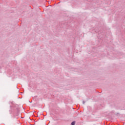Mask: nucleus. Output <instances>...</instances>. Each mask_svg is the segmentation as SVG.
<instances>
[{"instance_id":"1","label":"nucleus","mask_w":125,"mask_h":125,"mask_svg":"<svg viewBox=\"0 0 125 125\" xmlns=\"http://www.w3.org/2000/svg\"><path fill=\"white\" fill-rule=\"evenodd\" d=\"M75 122H72L71 125H75Z\"/></svg>"},{"instance_id":"2","label":"nucleus","mask_w":125,"mask_h":125,"mask_svg":"<svg viewBox=\"0 0 125 125\" xmlns=\"http://www.w3.org/2000/svg\"><path fill=\"white\" fill-rule=\"evenodd\" d=\"M83 104H84V102H83Z\"/></svg>"}]
</instances>
